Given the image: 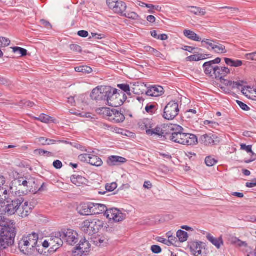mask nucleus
Here are the masks:
<instances>
[{
	"instance_id": "1",
	"label": "nucleus",
	"mask_w": 256,
	"mask_h": 256,
	"mask_svg": "<svg viewBox=\"0 0 256 256\" xmlns=\"http://www.w3.org/2000/svg\"><path fill=\"white\" fill-rule=\"evenodd\" d=\"M18 248L22 252L28 256H36L42 254L38 244V235L36 232L24 236L18 242Z\"/></svg>"
},
{
	"instance_id": "2",
	"label": "nucleus",
	"mask_w": 256,
	"mask_h": 256,
	"mask_svg": "<svg viewBox=\"0 0 256 256\" xmlns=\"http://www.w3.org/2000/svg\"><path fill=\"white\" fill-rule=\"evenodd\" d=\"M92 214H100L104 213V216L110 221L118 222L126 218V214H122L117 208L108 209L104 204L94 203H92Z\"/></svg>"
},
{
	"instance_id": "3",
	"label": "nucleus",
	"mask_w": 256,
	"mask_h": 256,
	"mask_svg": "<svg viewBox=\"0 0 256 256\" xmlns=\"http://www.w3.org/2000/svg\"><path fill=\"white\" fill-rule=\"evenodd\" d=\"M24 202L22 197H14L13 199L7 198L5 196L4 198L0 208V214H6L8 216H12L19 210L20 205Z\"/></svg>"
},
{
	"instance_id": "4",
	"label": "nucleus",
	"mask_w": 256,
	"mask_h": 256,
	"mask_svg": "<svg viewBox=\"0 0 256 256\" xmlns=\"http://www.w3.org/2000/svg\"><path fill=\"white\" fill-rule=\"evenodd\" d=\"M104 225V222L98 219H88L82 222L80 228L86 234L90 236L98 233Z\"/></svg>"
},
{
	"instance_id": "5",
	"label": "nucleus",
	"mask_w": 256,
	"mask_h": 256,
	"mask_svg": "<svg viewBox=\"0 0 256 256\" xmlns=\"http://www.w3.org/2000/svg\"><path fill=\"white\" fill-rule=\"evenodd\" d=\"M202 44L203 46L210 50H213L215 53L222 54L227 52L225 46L222 42L216 40L204 39L202 41Z\"/></svg>"
},
{
	"instance_id": "6",
	"label": "nucleus",
	"mask_w": 256,
	"mask_h": 256,
	"mask_svg": "<svg viewBox=\"0 0 256 256\" xmlns=\"http://www.w3.org/2000/svg\"><path fill=\"white\" fill-rule=\"evenodd\" d=\"M103 94H104V101L107 102V104L112 107L116 108L118 106V104L112 102V98L116 97V98H118L120 97V93L116 88H114L111 86H104Z\"/></svg>"
},
{
	"instance_id": "7",
	"label": "nucleus",
	"mask_w": 256,
	"mask_h": 256,
	"mask_svg": "<svg viewBox=\"0 0 256 256\" xmlns=\"http://www.w3.org/2000/svg\"><path fill=\"white\" fill-rule=\"evenodd\" d=\"M180 112L178 104L174 101L170 102L164 108L163 118L167 120H173Z\"/></svg>"
},
{
	"instance_id": "8",
	"label": "nucleus",
	"mask_w": 256,
	"mask_h": 256,
	"mask_svg": "<svg viewBox=\"0 0 256 256\" xmlns=\"http://www.w3.org/2000/svg\"><path fill=\"white\" fill-rule=\"evenodd\" d=\"M173 126L172 130H170L167 139H169L173 142L182 144L184 137V134L182 132L183 128L177 124H172Z\"/></svg>"
},
{
	"instance_id": "9",
	"label": "nucleus",
	"mask_w": 256,
	"mask_h": 256,
	"mask_svg": "<svg viewBox=\"0 0 256 256\" xmlns=\"http://www.w3.org/2000/svg\"><path fill=\"white\" fill-rule=\"evenodd\" d=\"M172 124H164L160 126H158L152 130H147L146 134L148 136L156 135L159 137L167 139L170 130L173 127ZM176 127V126H174Z\"/></svg>"
},
{
	"instance_id": "10",
	"label": "nucleus",
	"mask_w": 256,
	"mask_h": 256,
	"mask_svg": "<svg viewBox=\"0 0 256 256\" xmlns=\"http://www.w3.org/2000/svg\"><path fill=\"white\" fill-rule=\"evenodd\" d=\"M58 236L62 238L64 242L71 246L74 245L78 242V234L71 229L58 232Z\"/></svg>"
},
{
	"instance_id": "11",
	"label": "nucleus",
	"mask_w": 256,
	"mask_h": 256,
	"mask_svg": "<svg viewBox=\"0 0 256 256\" xmlns=\"http://www.w3.org/2000/svg\"><path fill=\"white\" fill-rule=\"evenodd\" d=\"M0 226V236L2 237H6L8 239H10L14 241V238L16 236V226L13 224L10 225H4Z\"/></svg>"
},
{
	"instance_id": "12",
	"label": "nucleus",
	"mask_w": 256,
	"mask_h": 256,
	"mask_svg": "<svg viewBox=\"0 0 256 256\" xmlns=\"http://www.w3.org/2000/svg\"><path fill=\"white\" fill-rule=\"evenodd\" d=\"M16 184L20 186H22L28 188L30 192L34 188H35L36 179L32 177H20L15 180Z\"/></svg>"
},
{
	"instance_id": "13",
	"label": "nucleus",
	"mask_w": 256,
	"mask_h": 256,
	"mask_svg": "<svg viewBox=\"0 0 256 256\" xmlns=\"http://www.w3.org/2000/svg\"><path fill=\"white\" fill-rule=\"evenodd\" d=\"M106 114L108 116L109 120L114 123L122 122L125 120L124 115L115 109L108 108Z\"/></svg>"
},
{
	"instance_id": "14",
	"label": "nucleus",
	"mask_w": 256,
	"mask_h": 256,
	"mask_svg": "<svg viewBox=\"0 0 256 256\" xmlns=\"http://www.w3.org/2000/svg\"><path fill=\"white\" fill-rule=\"evenodd\" d=\"M218 138L213 134H205L200 136V142L205 146H212L218 142Z\"/></svg>"
},
{
	"instance_id": "15",
	"label": "nucleus",
	"mask_w": 256,
	"mask_h": 256,
	"mask_svg": "<svg viewBox=\"0 0 256 256\" xmlns=\"http://www.w3.org/2000/svg\"><path fill=\"white\" fill-rule=\"evenodd\" d=\"M104 86H98L94 88L90 94V98L96 101H104Z\"/></svg>"
},
{
	"instance_id": "16",
	"label": "nucleus",
	"mask_w": 256,
	"mask_h": 256,
	"mask_svg": "<svg viewBox=\"0 0 256 256\" xmlns=\"http://www.w3.org/2000/svg\"><path fill=\"white\" fill-rule=\"evenodd\" d=\"M92 203L88 202L80 204L78 207V213L83 216L92 215Z\"/></svg>"
},
{
	"instance_id": "17",
	"label": "nucleus",
	"mask_w": 256,
	"mask_h": 256,
	"mask_svg": "<svg viewBox=\"0 0 256 256\" xmlns=\"http://www.w3.org/2000/svg\"><path fill=\"white\" fill-rule=\"evenodd\" d=\"M164 94V88L161 86H152L146 92V95L150 96L158 97Z\"/></svg>"
},
{
	"instance_id": "18",
	"label": "nucleus",
	"mask_w": 256,
	"mask_h": 256,
	"mask_svg": "<svg viewBox=\"0 0 256 256\" xmlns=\"http://www.w3.org/2000/svg\"><path fill=\"white\" fill-rule=\"evenodd\" d=\"M126 159L120 156H112L108 158L107 163L110 166H116L123 164L126 162Z\"/></svg>"
},
{
	"instance_id": "19",
	"label": "nucleus",
	"mask_w": 256,
	"mask_h": 256,
	"mask_svg": "<svg viewBox=\"0 0 256 256\" xmlns=\"http://www.w3.org/2000/svg\"><path fill=\"white\" fill-rule=\"evenodd\" d=\"M216 66H214L210 62H204L202 66L204 72L210 77L214 76Z\"/></svg>"
},
{
	"instance_id": "20",
	"label": "nucleus",
	"mask_w": 256,
	"mask_h": 256,
	"mask_svg": "<svg viewBox=\"0 0 256 256\" xmlns=\"http://www.w3.org/2000/svg\"><path fill=\"white\" fill-rule=\"evenodd\" d=\"M182 144L186 146H194L198 143V138L194 134H184Z\"/></svg>"
},
{
	"instance_id": "21",
	"label": "nucleus",
	"mask_w": 256,
	"mask_h": 256,
	"mask_svg": "<svg viewBox=\"0 0 256 256\" xmlns=\"http://www.w3.org/2000/svg\"><path fill=\"white\" fill-rule=\"evenodd\" d=\"M230 70L228 68L225 66L220 67L217 66L215 70L214 77L216 78H218L221 79L230 74Z\"/></svg>"
},
{
	"instance_id": "22",
	"label": "nucleus",
	"mask_w": 256,
	"mask_h": 256,
	"mask_svg": "<svg viewBox=\"0 0 256 256\" xmlns=\"http://www.w3.org/2000/svg\"><path fill=\"white\" fill-rule=\"evenodd\" d=\"M32 210V205L28 206V202H26L22 208H20L18 215L22 218H26L31 213Z\"/></svg>"
},
{
	"instance_id": "23",
	"label": "nucleus",
	"mask_w": 256,
	"mask_h": 256,
	"mask_svg": "<svg viewBox=\"0 0 256 256\" xmlns=\"http://www.w3.org/2000/svg\"><path fill=\"white\" fill-rule=\"evenodd\" d=\"M134 88H133V92L136 94H146V92L148 90L146 84L144 82H138L134 85Z\"/></svg>"
},
{
	"instance_id": "24",
	"label": "nucleus",
	"mask_w": 256,
	"mask_h": 256,
	"mask_svg": "<svg viewBox=\"0 0 256 256\" xmlns=\"http://www.w3.org/2000/svg\"><path fill=\"white\" fill-rule=\"evenodd\" d=\"M116 4L113 12L122 16L127 8V6L124 2L122 1H118Z\"/></svg>"
},
{
	"instance_id": "25",
	"label": "nucleus",
	"mask_w": 256,
	"mask_h": 256,
	"mask_svg": "<svg viewBox=\"0 0 256 256\" xmlns=\"http://www.w3.org/2000/svg\"><path fill=\"white\" fill-rule=\"evenodd\" d=\"M202 242H192L190 246V248L192 252H194V256H202Z\"/></svg>"
},
{
	"instance_id": "26",
	"label": "nucleus",
	"mask_w": 256,
	"mask_h": 256,
	"mask_svg": "<svg viewBox=\"0 0 256 256\" xmlns=\"http://www.w3.org/2000/svg\"><path fill=\"white\" fill-rule=\"evenodd\" d=\"M14 241L0 236V250H6L14 244Z\"/></svg>"
},
{
	"instance_id": "27",
	"label": "nucleus",
	"mask_w": 256,
	"mask_h": 256,
	"mask_svg": "<svg viewBox=\"0 0 256 256\" xmlns=\"http://www.w3.org/2000/svg\"><path fill=\"white\" fill-rule=\"evenodd\" d=\"M184 34L185 36L191 40L196 42L202 41V38L196 34L192 30H185L184 31Z\"/></svg>"
},
{
	"instance_id": "28",
	"label": "nucleus",
	"mask_w": 256,
	"mask_h": 256,
	"mask_svg": "<svg viewBox=\"0 0 256 256\" xmlns=\"http://www.w3.org/2000/svg\"><path fill=\"white\" fill-rule=\"evenodd\" d=\"M208 56L209 54H198L187 57L186 60L187 62H198L206 59Z\"/></svg>"
},
{
	"instance_id": "29",
	"label": "nucleus",
	"mask_w": 256,
	"mask_h": 256,
	"mask_svg": "<svg viewBox=\"0 0 256 256\" xmlns=\"http://www.w3.org/2000/svg\"><path fill=\"white\" fill-rule=\"evenodd\" d=\"M38 142L42 145V146H49L55 144L57 142L60 143L63 142L62 140H52L50 138H47L44 137H40L38 138Z\"/></svg>"
},
{
	"instance_id": "30",
	"label": "nucleus",
	"mask_w": 256,
	"mask_h": 256,
	"mask_svg": "<svg viewBox=\"0 0 256 256\" xmlns=\"http://www.w3.org/2000/svg\"><path fill=\"white\" fill-rule=\"evenodd\" d=\"M50 244L53 246L56 244L58 247L61 246L64 244V240L62 238L58 236V232L56 234L55 236H52L50 240Z\"/></svg>"
},
{
	"instance_id": "31",
	"label": "nucleus",
	"mask_w": 256,
	"mask_h": 256,
	"mask_svg": "<svg viewBox=\"0 0 256 256\" xmlns=\"http://www.w3.org/2000/svg\"><path fill=\"white\" fill-rule=\"evenodd\" d=\"M88 164L92 166L98 167L102 166L103 162L100 158L98 156L91 154L90 159L89 160Z\"/></svg>"
},
{
	"instance_id": "32",
	"label": "nucleus",
	"mask_w": 256,
	"mask_h": 256,
	"mask_svg": "<svg viewBox=\"0 0 256 256\" xmlns=\"http://www.w3.org/2000/svg\"><path fill=\"white\" fill-rule=\"evenodd\" d=\"M90 245L89 242L84 238L80 240V243L76 246L78 248H80L82 250L88 254L90 251Z\"/></svg>"
},
{
	"instance_id": "33",
	"label": "nucleus",
	"mask_w": 256,
	"mask_h": 256,
	"mask_svg": "<svg viewBox=\"0 0 256 256\" xmlns=\"http://www.w3.org/2000/svg\"><path fill=\"white\" fill-rule=\"evenodd\" d=\"M207 239L211 242L218 248H219L222 244H223V241L222 238H214L210 234H208L206 236Z\"/></svg>"
},
{
	"instance_id": "34",
	"label": "nucleus",
	"mask_w": 256,
	"mask_h": 256,
	"mask_svg": "<svg viewBox=\"0 0 256 256\" xmlns=\"http://www.w3.org/2000/svg\"><path fill=\"white\" fill-rule=\"evenodd\" d=\"M188 8H190L188 11L195 15L204 16L206 14L205 8H201L196 6H189Z\"/></svg>"
},
{
	"instance_id": "35",
	"label": "nucleus",
	"mask_w": 256,
	"mask_h": 256,
	"mask_svg": "<svg viewBox=\"0 0 256 256\" xmlns=\"http://www.w3.org/2000/svg\"><path fill=\"white\" fill-rule=\"evenodd\" d=\"M70 180L72 184L78 186H80L85 182V178L84 177L76 175L72 176Z\"/></svg>"
},
{
	"instance_id": "36",
	"label": "nucleus",
	"mask_w": 256,
	"mask_h": 256,
	"mask_svg": "<svg viewBox=\"0 0 256 256\" xmlns=\"http://www.w3.org/2000/svg\"><path fill=\"white\" fill-rule=\"evenodd\" d=\"M226 64L230 66L239 67L242 66V62L240 60H233L229 58H224Z\"/></svg>"
},
{
	"instance_id": "37",
	"label": "nucleus",
	"mask_w": 256,
	"mask_h": 256,
	"mask_svg": "<svg viewBox=\"0 0 256 256\" xmlns=\"http://www.w3.org/2000/svg\"><path fill=\"white\" fill-rule=\"evenodd\" d=\"M142 130H150L152 128V122L150 120L144 119L139 124Z\"/></svg>"
},
{
	"instance_id": "38",
	"label": "nucleus",
	"mask_w": 256,
	"mask_h": 256,
	"mask_svg": "<svg viewBox=\"0 0 256 256\" xmlns=\"http://www.w3.org/2000/svg\"><path fill=\"white\" fill-rule=\"evenodd\" d=\"M75 70L76 72H82L84 74H90L92 72V68L86 66H82L75 68Z\"/></svg>"
},
{
	"instance_id": "39",
	"label": "nucleus",
	"mask_w": 256,
	"mask_h": 256,
	"mask_svg": "<svg viewBox=\"0 0 256 256\" xmlns=\"http://www.w3.org/2000/svg\"><path fill=\"white\" fill-rule=\"evenodd\" d=\"M176 236L178 238L180 242H186L188 238V233L182 230H178L177 232Z\"/></svg>"
},
{
	"instance_id": "40",
	"label": "nucleus",
	"mask_w": 256,
	"mask_h": 256,
	"mask_svg": "<svg viewBox=\"0 0 256 256\" xmlns=\"http://www.w3.org/2000/svg\"><path fill=\"white\" fill-rule=\"evenodd\" d=\"M38 119L39 121L46 124L53 122V118L52 117L44 114H42L38 118Z\"/></svg>"
},
{
	"instance_id": "41",
	"label": "nucleus",
	"mask_w": 256,
	"mask_h": 256,
	"mask_svg": "<svg viewBox=\"0 0 256 256\" xmlns=\"http://www.w3.org/2000/svg\"><path fill=\"white\" fill-rule=\"evenodd\" d=\"M117 86L122 90V92H126L128 96L131 95L130 87L128 84H118Z\"/></svg>"
},
{
	"instance_id": "42",
	"label": "nucleus",
	"mask_w": 256,
	"mask_h": 256,
	"mask_svg": "<svg viewBox=\"0 0 256 256\" xmlns=\"http://www.w3.org/2000/svg\"><path fill=\"white\" fill-rule=\"evenodd\" d=\"M122 16H124L125 18H128L129 19H132L133 20H138L140 16H139L136 12H124V14Z\"/></svg>"
},
{
	"instance_id": "43",
	"label": "nucleus",
	"mask_w": 256,
	"mask_h": 256,
	"mask_svg": "<svg viewBox=\"0 0 256 256\" xmlns=\"http://www.w3.org/2000/svg\"><path fill=\"white\" fill-rule=\"evenodd\" d=\"M218 162V160L212 156H208L206 158L205 163L208 166H212Z\"/></svg>"
},
{
	"instance_id": "44",
	"label": "nucleus",
	"mask_w": 256,
	"mask_h": 256,
	"mask_svg": "<svg viewBox=\"0 0 256 256\" xmlns=\"http://www.w3.org/2000/svg\"><path fill=\"white\" fill-rule=\"evenodd\" d=\"M13 52L16 53L18 52L22 56H24L27 55L28 51L26 49H24L20 47H14L12 48Z\"/></svg>"
},
{
	"instance_id": "45",
	"label": "nucleus",
	"mask_w": 256,
	"mask_h": 256,
	"mask_svg": "<svg viewBox=\"0 0 256 256\" xmlns=\"http://www.w3.org/2000/svg\"><path fill=\"white\" fill-rule=\"evenodd\" d=\"M88 253L82 250L80 248H78L77 246L74 248V250L72 252L73 256H88Z\"/></svg>"
},
{
	"instance_id": "46",
	"label": "nucleus",
	"mask_w": 256,
	"mask_h": 256,
	"mask_svg": "<svg viewBox=\"0 0 256 256\" xmlns=\"http://www.w3.org/2000/svg\"><path fill=\"white\" fill-rule=\"evenodd\" d=\"M10 40L4 37H0V48H5L8 46L10 44Z\"/></svg>"
},
{
	"instance_id": "47",
	"label": "nucleus",
	"mask_w": 256,
	"mask_h": 256,
	"mask_svg": "<svg viewBox=\"0 0 256 256\" xmlns=\"http://www.w3.org/2000/svg\"><path fill=\"white\" fill-rule=\"evenodd\" d=\"M157 242L162 243L168 246H170L173 244V242L170 240H167L162 237L158 236L156 239Z\"/></svg>"
},
{
	"instance_id": "48",
	"label": "nucleus",
	"mask_w": 256,
	"mask_h": 256,
	"mask_svg": "<svg viewBox=\"0 0 256 256\" xmlns=\"http://www.w3.org/2000/svg\"><path fill=\"white\" fill-rule=\"evenodd\" d=\"M244 83L243 81L241 82H229L228 85L231 86L232 88L240 89L242 87V84Z\"/></svg>"
},
{
	"instance_id": "49",
	"label": "nucleus",
	"mask_w": 256,
	"mask_h": 256,
	"mask_svg": "<svg viewBox=\"0 0 256 256\" xmlns=\"http://www.w3.org/2000/svg\"><path fill=\"white\" fill-rule=\"evenodd\" d=\"M34 153L38 154L40 156H46L48 157H50L52 156V154L51 152L42 150V149H37L34 150Z\"/></svg>"
},
{
	"instance_id": "50",
	"label": "nucleus",
	"mask_w": 256,
	"mask_h": 256,
	"mask_svg": "<svg viewBox=\"0 0 256 256\" xmlns=\"http://www.w3.org/2000/svg\"><path fill=\"white\" fill-rule=\"evenodd\" d=\"M240 148L246 151L248 153H250L252 156L255 155V154L252 150V146L251 145L246 146V144H242L240 145Z\"/></svg>"
},
{
	"instance_id": "51",
	"label": "nucleus",
	"mask_w": 256,
	"mask_h": 256,
	"mask_svg": "<svg viewBox=\"0 0 256 256\" xmlns=\"http://www.w3.org/2000/svg\"><path fill=\"white\" fill-rule=\"evenodd\" d=\"M91 154H80L78 156V159L81 162H86L88 164L89 160L90 159Z\"/></svg>"
},
{
	"instance_id": "52",
	"label": "nucleus",
	"mask_w": 256,
	"mask_h": 256,
	"mask_svg": "<svg viewBox=\"0 0 256 256\" xmlns=\"http://www.w3.org/2000/svg\"><path fill=\"white\" fill-rule=\"evenodd\" d=\"M34 103L31 102L29 100H21L19 103V106H25V107H32L34 106Z\"/></svg>"
},
{
	"instance_id": "53",
	"label": "nucleus",
	"mask_w": 256,
	"mask_h": 256,
	"mask_svg": "<svg viewBox=\"0 0 256 256\" xmlns=\"http://www.w3.org/2000/svg\"><path fill=\"white\" fill-rule=\"evenodd\" d=\"M117 188V184L116 182H112L110 184H106V192H112L116 190Z\"/></svg>"
},
{
	"instance_id": "54",
	"label": "nucleus",
	"mask_w": 256,
	"mask_h": 256,
	"mask_svg": "<svg viewBox=\"0 0 256 256\" xmlns=\"http://www.w3.org/2000/svg\"><path fill=\"white\" fill-rule=\"evenodd\" d=\"M118 1V0H106V4L108 8L113 11Z\"/></svg>"
},
{
	"instance_id": "55",
	"label": "nucleus",
	"mask_w": 256,
	"mask_h": 256,
	"mask_svg": "<svg viewBox=\"0 0 256 256\" xmlns=\"http://www.w3.org/2000/svg\"><path fill=\"white\" fill-rule=\"evenodd\" d=\"M204 123V125L208 126L212 128H216L218 126V124L214 121L205 120Z\"/></svg>"
},
{
	"instance_id": "56",
	"label": "nucleus",
	"mask_w": 256,
	"mask_h": 256,
	"mask_svg": "<svg viewBox=\"0 0 256 256\" xmlns=\"http://www.w3.org/2000/svg\"><path fill=\"white\" fill-rule=\"evenodd\" d=\"M246 59L252 61H256V52L247 54L244 56Z\"/></svg>"
},
{
	"instance_id": "57",
	"label": "nucleus",
	"mask_w": 256,
	"mask_h": 256,
	"mask_svg": "<svg viewBox=\"0 0 256 256\" xmlns=\"http://www.w3.org/2000/svg\"><path fill=\"white\" fill-rule=\"evenodd\" d=\"M150 250L155 254H160L162 251L161 248L158 245H152L150 248Z\"/></svg>"
},
{
	"instance_id": "58",
	"label": "nucleus",
	"mask_w": 256,
	"mask_h": 256,
	"mask_svg": "<svg viewBox=\"0 0 256 256\" xmlns=\"http://www.w3.org/2000/svg\"><path fill=\"white\" fill-rule=\"evenodd\" d=\"M70 49L75 52H81L82 50L81 47L78 44H72L70 46Z\"/></svg>"
},
{
	"instance_id": "59",
	"label": "nucleus",
	"mask_w": 256,
	"mask_h": 256,
	"mask_svg": "<svg viewBox=\"0 0 256 256\" xmlns=\"http://www.w3.org/2000/svg\"><path fill=\"white\" fill-rule=\"evenodd\" d=\"M236 103L239 106L244 110L248 111L250 108L240 100H236Z\"/></svg>"
},
{
	"instance_id": "60",
	"label": "nucleus",
	"mask_w": 256,
	"mask_h": 256,
	"mask_svg": "<svg viewBox=\"0 0 256 256\" xmlns=\"http://www.w3.org/2000/svg\"><path fill=\"white\" fill-rule=\"evenodd\" d=\"M156 108V106L152 104H148L145 108L146 111L148 113H153V110Z\"/></svg>"
},
{
	"instance_id": "61",
	"label": "nucleus",
	"mask_w": 256,
	"mask_h": 256,
	"mask_svg": "<svg viewBox=\"0 0 256 256\" xmlns=\"http://www.w3.org/2000/svg\"><path fill=\"white\" fill-rule=\"evenodd\" d=\"M52 165L56 169H60L62 166V164L60 160H54Z\"/></svg>"
},
{
	"instance_id": "62",
	"label": "nucleus",
	"mask_w": 256,
	"mask_h": 256,
	"mask_svg": "<svg viewBox=\"0 0 256 256\" xmlns=\"http://www.w3.org/2000/svg\"><path fill=\"white\" fill-rule=\"evenodd\" d=\"M78 35L82 38H86L88 36V32L86 30H80L78 32Z\"/></svg>"
},
{
	"instance_id": "63",
	"label": "nucleus",
	"mask_w": 256,
	"mask_h": 256,
	"mask_svg": "<svg viewBox=\"0 0 256 256\" xmlns=\"http://www.w3.org/2000/svg\"><path fill=\"white\" fill-rule=\"evenodd\" d=\"M92 36L93 38L96 40H102L105 38V36L102 34H98L96 33H92Z\"/></svg>"
},
{
	"instance_id": "64",
	"label": "nucleus",
	"mask_w": 256,
	"mask_h": 256,
	"mask_svg": "<svg viewBox=\"0 0 256 256\" xmlns=\"http://www.w3.org/2000/svg\"><path fill=\"white\" fill-rule=\"evenodd\" d=\"M256 186V178L254 179L251 182H248L246 183V186L250 188H252Z\"/></svg>"
}]
</instances>
